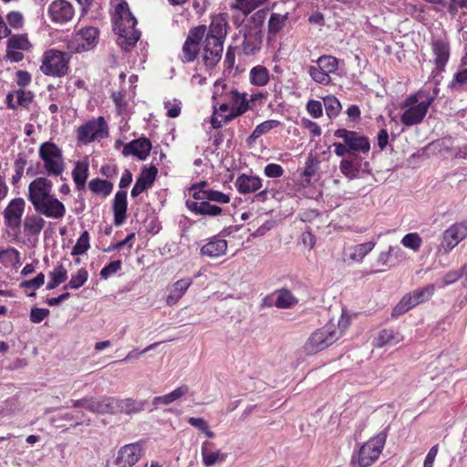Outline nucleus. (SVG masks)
Returning a JSON list of instances; mask_svg holds the SVG:
<instances>
[{
  "instance_id": "obj_1",
  "label": "nucleus",
  "mask_w": 467,
  "mask_h": 467,
  "mask_svg": "<svg viewBox=\"0 0 467 467\" xmlns=\"http://www.w3.org/2000/svg\"><path fill=\"white\" fill-rule=\"evenodd\" d=\"M52 192L53 183L47 177H37L29 183L26 197L36 213L25 217L23 227L26 235L40 234L46 225V221L41 215L54 220H61L65 217L66 206Z\"/></svg>"
},
{
  "instance_id": "obj_2",
  "label": "nucleus",
  "mask_w": 467,
  "mask_h": 467,
  "mask_svg": "<svg viewBox=\"0 0 467 467\" xmlns=\"http://www.w3.org/2000/svg\"><path fill=\"white\" fill-rule=\"evenodd\" d=\"M439 88H435L431 91L429 89H420L410 94L400 104L402 114L400 121L405 126L410 127L420 124L427 115L431 105L438 96Z\"/></svg>"
},
{
  "instance_id": "obj_3",
  "label": "nucleus",
  "mask_w": 467,
  "mask_h": 467,
  "mask_svg": "<svg viewBox=\"0 0 467 467\" xmlns=\"http://www.w3.org/2000/svg\"><path fill=\"white\" fill-rule=\"evenodd\" d=\"M112 20L114 32L118 35V44L121 48L128 49L135 46L140 37V32L135 28L137 20L125 1L116 5Z\"/></svg>"
},
{
  "instance_id": "obj_4",
  "label": "nucleus",
  "mask_w": 467,
  "mask_h": 467,
  "mask_svg": "<svg viewBox=\"0 0 467 467\" xmlns=\"http://www.w3.org/2000/svg\"><path fill=\"white\" fill-rule=\"evenodd\" d=\"M348 326V319L342 317L338 320L337 325L329 322L322 328L316 330L310 335L304 345L305 353L306 355H315L327 348L342 337Z\"/></svg>"
},
{
  "instance_id": "obj_5",
  "label": "nucleus",
  "mask_w": 467,
  "mask_h": 467,
  "mask_svg": "<svg viewBox=\"0 0 467 467\" xmlns=\"http://www.w3.org/2000/svg\"><path fill=\"white\" fill-rule=\"evenodd\" d=\"M38 155L43 161L47 175L61 176L65 171L66 164L62 150L52 141H45L39 146Z\"/></svg>"
},
{
  "instance_id": "obj_6",
  "label": "nucleus",
  "mask_w": 467,
  "mask_h": 467,
  "mask_svg": "<svg viewBox=\"0 0 467 467\" xmlns=\"http://www.w3.org/2000/svg\"><path fill=\"white\" fill-rule=\"evenodd\" d=\"M387 434L379 432L371 437L358 450V453L353 455V462L358 467H369L377 462L382 452Z\"/></svg>"
},
{
  "instance_id": "obj_7",
  "label": "nucleus",
  "mask_w": 467,
  "mask_h": 467,
  "mask_svg": "<svg viewBox=\"0 0 467 467\" xmlns=\"http://www.w3.org/2000/svg\"><path fill=\"white\" fill-rule=\"evenodd\" d=\"M109 136V126L103 117L91 119L76 130L78 145H87L93 141L101 140Z\"/></svg>"
},
{
  "instance_id": "obj_8",
  "label": "nucleus",
  "mask_w": 467,
  "mask_h": 467,
  "mask_svg": "<svg viewBox=\"0 0 467 467\" xmlns=\"http://www.w3.org/2000/svg\"><path fill=\"white\" fill-rule=\"evenodd\" d=\"M68 61L67 54L57 49H48L43 54L40 70L47 76L63 77L67 73Z\"/></svg>"
},
{
  "instance_id": "obj_9",
  "label": "nucleus",
  "mask_w": 467,
  "mask_h": 467,
  "mask_svg": "<svg viewBox=\"0 0 467 467\" xmlns=\"http://www.w3.org/2000/svg\"><path fill=\"white\" fill-rule=\"evenodd\" d=\"M249 109V100L244 93L238 92L234 88L229 89L222 103L216 109L221 112H229L224 116V121L228 122L244 114Z\"/></svg>"
},
{
  "instance_id": "obj_10",
  "label": "nucleus",
  "mask_w": 467,
  "mask_h": 467,
  "mask_svg": "<svg viewBox=\"0 0 467 467\" xmlns=\"http://www.w3.org/2000/svg\"><path fill=\"white\" fill-rule=\"evenodd\" d=\"M99 41V30L88 26L78 31L67 43V49L72 53H80L94 48Z\"/></svg>"
},
{
  "instance_id": "obj_11",
  "label": "nucleus",
  "mask_w": 467,
  "mask_h": 467,
  "mask_svg": "<svg viewBox=\"0 0 467 467\" xmlns=\"http://www.w3.org/2000/svg\"><path fill=\"white\" fill-rule=\"evenodd\" d=\"M466 238L467 222L454 223L443 232L438 251L441 254H448Z\"/></svg>"
},
{
  "instance_id": "obj_12",
  "label": "nucleus",
  "mask_w": 467,
  "mask_h": 467,
  "mask_svg": "<svg viewBox=\"0 0 467 467\" xmlns=\"http://www.w3.org/2000/svg\"><path fill=\"white\" fill-rule=\"evenodd\" d=\"M144 451L142 441L125 444L118 450L114 464L117 467H133L141 459Z\"/></svg>"
},
{
  "instance_id": "obj_13",
  "label": "nucleus",
  "mask_w": 467,
  "mask_h": 467,
  "mask_svg": "<svg viewBox=\"0 0 467 467\" xmlns=\"http://www.w3.org/2000/svg\"><path fill=\"white\" fill-rule=\"evenodd\" d=\"M334 136L342 139L349 150V155L362 153L368 154L370 150V143L367 137L346 129H338Z\"/></svg>"
},
{
  "instance_id": "obj_14",
  "label": "nucleus",
  "mask_w": 467,
  "mask_h": 467,
  "mask_svg": "<svg viewBox=\"0 0 467 467\" xmlns=\"http://www.w3.org/2000/svg\"><path fill=\"white\" fill-rule=\"evenodd\" d=\"M206 33V26L202 25L190 29L182 46V60L184 63L192 62L199 51L200 42Z\"/></svg>"
},
{
  "instance_id": "obj_15",
  "label": "nucleus",
  "mask_w": 467,
  "mask_h": 467,
  "mask_svg": "<svg viewBox=\"0 0 467 467\" xmlns=\"http://www.w3.org/2000/svg\"><path fill=\"white\" fill-rule=\"evenodd\" d=\"M25 208L26 201L23 198L12 199L2 213L5 225L11 230L18 229L21 225Z\"/></svg>"
},
{
  "instance_id": "obj_16",
  "label": "nucleus",
  "mask_w": 467,
  "mask_h": 467,
  "mask_svg": "<svg viewBox=\"0 0 467 467\" xmlns=\"http://www.w3.org/2000/svg\"><path fill=\"white\" fill-rule=\"evenodd\" d=\"M50 19L57 24H65L72 20L75 8L67 0H54L47 10Z\"/></svg>"
},
{
  "instance_id": "obj_17",
  "label": "nucleus",
  "mask_w": 467,
  "mask_h": 467,
  "mask_svg": "<svg viewBox=\"0 0 467 467\" xmlns=\"http://www.w3.org/2000/svg\"><path fill=\"white\" fill-rule=\"evenodd\" d=\"M223 50V44L218 40L213 38H211V40L207 38L204 39L202 61L209 76H211V70L213 69L221 60Z\"/></svg>"
},
{
  "instance_id": "obj_18",
  "label": "nucleus",
  "mask_w": 467,
  "mask_h": 467,
  "mask_svg": "<svg viewBox=\"0 0 467 467\" xmlns=\"http://www.w3.org/2000/svg\"><path fill=\"white\" fill-rule=\"evenodd\" d=\"M202 462L205 467H212L225 462L227 454L217 448L213 441H204L201 446Z\"/></svg>"
},
{
  "instance_id": "obj_19",
  "label": "nucleus",
  "mask_w": 467,
  "mask_h": 467,
  "mask_svg": "<svg viewBox=\"0 0 467 467\" xmlns=\"http://www.w3.org/2000/svg\"><path fill=\"white\" fill-rule=\"evenodd\" d=\"M368 168V162L362 163V159L358 154H351L348 158L340 161L339 169L342 174L348 180H354L359 177L360 171H365Z\"/></svg>"
},
{
  "instance_id": "obj_20",
  "label": "nucleus",
  "mask_w": 467,
  "mask_h": 467,
  "mask_svg": "<svg viewBox=\"0 0 467 467\" xmlns=\"http://www.w3.org/2000/svg\"><path fill=\"white\" fill-rule=\"evenodd\" d=\"M406 259V253L399 245H389L387 251L379 254L377 263L388 269L398 266Z\"/></svg>"
},
{
  "instance_id": "obj_21",
  "label": "nucleus",
  "mask_w": 467,
  "mask_h": 467,
  "mask_svg": "<svg viewBox=\"0 0 467 467\" xmlns=\"http://www.w3.org/2000/svg\"><path fill=\"white\" fill-rule=\"evenodd\" d=\"M157 173L158 170L155 166L144 167L131 190V196L137 197L150 188L156 179Z\"/></svg>"
},
{
  "instance_id": "obj_22",
  "label": "nucleus",
  "mask_w": 467,
  "mask_h": 467,
  "mask_svg": "<svg viewBox=\"0 0 467 467\" xmlns=\"http://www.w3.org/2000/svg\"><path fill=\"white\" fill-rule=\"evenodd\" d=\"M151 148L152 145L149 139L140 138L127 143L123 147L122 153L125 156L133 155L140 160H145L149 156Z\"/></svg>"
},
{
  "instance_id": "obj_23",
  "label": "nucleus",
  "mask_w": 467,
  "mask_h": 467,
  "mask_svg": "<svg viewBox=\"0 0 467 467\" xmlns=\"http://www.w3.org/2000/svg\"><path fill=\"white\" fill-rule=\"evenodd\" d=\"M227 15L226 14H218L212 18V22L209 26V30L207 32L206 37L208 40L211 38L218 40L222 44H223V39L227 35Z\"/></svg>"
},
{
  "instance_id": "obj_24",
  "label": "nucleus",
  "mask_w": 467,
  "mask_h": 467,
  "mask_svg": "<svg viewBox=\"0 0 467 467\" xmlns=\"http://www.w3.org/2000/svg\"><path fill=\"white\" fill-rule=\"evenodd\" d=\"M186 206L192 213L200 215L217 216L222 213L220 206L211 204L208 200H188Z\"/></svg>"
},
{
  "instance_id": "obj_25",
  "label": "nucleus",
  "mask_w": 467,
  "mask_h": 467,
  "mask_svg": "<svg viewBox=\"0 0 467 467\" xmlns=\"http://www.w3.org/2000/svg\"><path fill=\"white\" fill-rule=\"evenodd\" d=\"M115 414L125 413L127 415L136 414L145 410L146 400H136L131 398H115Z\"/></svg>"
},
{
  "instance_id": "obj_26",
  "label": "nucleus",
  "mask_w": 467,
  "mask_h": 467,
  "mask_svg": "<svg viewBox=\"0 0 467 467\" xmlns=\"http://www.w3.org/2000/svg\"><path fill=\"white\" fill-rule=\"evenodd\" d=\"M227 242L224 239L213 237L201 247L200 254L210 258H218L226 254Z\"/></svg>"
},
{
  "instance_id": "obj_27",
  "label": "nucleus",
  "mask_w": 467,
  "mask_h": 467,
  "mask_svg": "<svg viewBox=\"0 0 467 467\" xmlns=\"http://www.w3.org/2000/svg\"><path fill=\"white\" fill-rule=\"evenodd\" d=\"M376 242L368 241L348 247L345 254L350 263H361L363 259L375 248Z\"/></svg>"
},
{
  "instance_id": "obj_28",
  "label": "nucleus",
  "mask_w": 467,
  "mask_h": 467,
  "mask_svg": "<svg viewBox=\"0 0 467 467\" xmlns=\"http://www.w3.org/2000/svg\"><path fill=\"white\" fill-rule=\"evenodd\" d=\"M234 185L240 193L248 194L261 189L263 183L258 176L241 174L237 177Z\"/></svg>"
},
{
  "instance_id": "obj_29",
  "label": "nucleus",
  "mask_w": 467,
  "mask_h": 467,
  "mask_svg": "<svg viewBox=\"0 0 467 467\" xmlns=\"http://www.w3.org/2000/svg\"><path fill=\"white\" fill-rule=\"evenodd\" d=\"M431 47L435 57V64L439 69H442L450 57L449 42L445 38H436L433 39Z\"/></svg>"
},
{
  "instance_id": "obj_30",
  "label": "nucleus",
  "mask_w": 467,
  "mask_h": 467,
  "mask_svg": "<svg viewBox=\"0 0 467 467\" xmlns=\"http://www.w3.org/2000/svg\"><path fill=\"white\" fill-rule=\"evenodd\" d=\"M192 280L189 277L182 278L174 282L169 287V295L166 298V303L169 306L175 305L186 293L188 288L192 285Z\"/></svg>"
},
{
  "instance_id": "obj_31",
  "label": "nucleus",
  "mask_w": 467,
  "mask_h": 467,
  "mask_svg": "<svg viewBox=\"0 0 467 467\" xmlns=\"http://www.w3.org/2000/svg\"><path fill=\"white\" fill-rule=\"evenodd\" d=\"M127 192L119 191L113 200L114 224L119 226L124 223L127 213Z\"/></svg>"
},
{
  "instance_id": "obj_32",
  "label": "nucleus",
  "mask_w": 467,
  "mask_h": 467,
  "mask_svg": "<svg viewBox=\"0 0 467 467\" xmlns=\"http://www.w3.org/2000/svg\"><path fill=\"white\" fill-rule=\"evenodd\" d=\"M403 338V336L399 331L392 328H386L379 332L373 344L376 348H383L386 346L393 347L400 343Z\"/></svg>"
},
{
  "instance_id": "obj_33",
  "label": "nucleus",
  "mask_w": 467,
  "mask_h": 467,
  "mask_svg": "<svg viewBox=\"0 0 467 467\" xmlns=\"http://www.w3.org/2000/svg\"><path fill=\"white\" fill-rule=\"evenodd\" d=\"M115 398L105 397L102 399H90L88 410L98 414H115Z\"/></svg>"
},
{
  "instance_id": "obj_34",
  "label": "nucleus",
  "mask_w": 467,
  "mask_h": 467,
  "mask_svg": "<svg viewBox=\"0 0 467 467\" xmlns=\"http://www.w3.org/2000/svg\"><path fill=\"white\" fill-rule=\"evenodd\" d=\"M189 390L190 389L187 385H181L168 394L155 397L152 403L154 406L169 405L186 396L189 393Z\"/></svg>"
},
{
  "instance_id": "obj_35",
  "label": "nucleus",
  "mask_w": 467,
  "mask_h": 467,
  "mask_svg": "<svg viewBox=\"0 0 467 467\" xmlns=\"http://www.w3.org/2000/svg\"><path fill=\"white\" fill-rule=\"evenodd\" d=\"M88 168L89 164L86 160L78 161L76 162L72 171V178L78 190H81L85 187L87 179L88 177Z\"/></svg>"
},
{
  "instance_id": "obj_36",
  "label": "nucleus",
  "mask_w": 467,
  "mask_h": 467,
  "mask_svg": "<svg viewBox=\"0 0 467 467\" xmlns=\"http://www.w3.org/2000/svg\"><path fill=\"white\" fill-rule=\"evenodd\" d=\"M250 83L257 87H265L270 80L269 70L262 65H257L250 69Z\"/></svg>"
},
{
  "instance_id": "obj_37",
  "label": "nucleus",
  "mask_w": 467,
  "mask_h": 467,
  "mask_svg": "<svg viewBox=\"0 0 467 467\" xmlns=\"http://www.w3.org/2000/svg\"><path fill=\"white\" fill-rule=\"evenodd\" d=\"M274 296L275 306L277 308H291L298 303L297 298L285 288L275 291Z\"/></svg>"
},
{
  "instance_id": "obj_38",
  "label": "nucleus",
  "mask_w": 467,
  "mask_h": 467,
  "mask_svg": "<svg viewBox=\"0 0 467 467\" xmlns=\"http://www.w3.org/2000/svg\"><path fill=\"white\" fill-rule=\"evenodd\" d=\"M194 200H208L209 202H213L219 204H226L230 202L231 198L229 194L223 193L219 191L209 189L205 192H194L193 193Z\"/></svg>"
},
{
  "instance_id": "obj_39",
  "label": "nucleus",
  "mask_w": 467,
  "mask_h": 467,
  "mask_svg": "<svg viewBox=\"0 0 467 467\" xmlns=\"http://www.w3.org/2000/svg\"><path fill=\"white\" fill-rule=\"evenodd\" d=\"M262 37L260 32L254 35H245L242 44V49L246 56H252L261 49Z\"/></svg>"
},
{
  "instance_id": "obj_40",
  "label": "nucleus",
  "mask_w": 467,
  "mask_h": 467,
  "mask_svg": "<svg viewBox=\"0 0 467 467\" xmlns=\"http://www.w3.org/2000/svg\"><path fill=\"white\" fill-rule=\"evenodd\" d=\"M88 188L93 193L107 197L111 193L113 184L109 181L96 178L88 182Z\"/></svg>"
},
{
  "instance_id": "obj_41",
  "label": "nucleus",
  "mask_w": 467,
  "mask_h": 467,
  "mask_svg": "<svg viewBox=\"0 0 467 467\" xmlns=\"http://www.w3.org/2000/svg\"><path fill=\"white\" fill-rule=\"evenodd\" d=\"M281 126V122L276 119L265 120L255 127L248 140L254 141L261 136L268 133L270 130Z\"/></svg>"
},
{
  "instance_id": "obj_42",
  "label": "nucleus",
  "mask_w": 467,
  "mask_h": 467,
  "mask_svg": "<svg viewBox=\"0 0 467 467\" xmlns=\"http://www.w3.org/2000/svg\"><path fill=\"white\" fill-rule=\"evenodd\" d=\"M234 87L228 86L223 80H217L213 86V108L216 109L219 105L222 103L223 99L228 93L229 89H232Z\"/></svg>"
},
{
  "instance_id": "obj_43",
  "label": "nucleus",
  "mask_w": 467,
  "mask_h": 467,
  "mask_svg": "<svg viewBox=\"0 0 467 467\" xmlns=\"http://www.w3.org/2000/svg\"><path fill=\"white\" fill-rule=\"evenodd\" d=\"M416 306V302L412 297L411 293L406 294L393 308L392 317L403 315Z\"/></svg>"
},
{
  "instance_id": "obj_44",
  "label": "nucleus",
  "mask_w": 467,
  "mask_h": 467,
  "mask_svg": "<svg viewBox=\"0 0 467 467\" xmlns=\"http://www.w3.org/2000/svg\"><path fill=\"white\" fill-rule=\"evenodd\" d=\"M317 66L327 74L335 73L338 67V60L333 56H321L317 60Z\"/></svg>"
},
{
  "instance_id": "obj_45",
  "label": "nucleus",
  "mask_w": 467,
  "mask_h": 467,
  "mask_svg": "<svg viewBox=\"0 0 467 467\" xmlns=\"http://www.w3.org/2000/svg\"><path fill=\"white\" fill-rule=\"evenodd\" d=\"M7 47L22 51L30 50L32 45L26 35H14L7 40Z\"/></svg>"
},
{
  "instance_id": "obj_46",
  "label": "nucleus",
  "mask_w": 467,
  "mask_h": 467,
  "mask_svg": "<svg viewBox=\"0 0 467 467\" xmlns=\"http://www.w3.org/2000/svg\"><path fill=\"white\" fill-rule=\"evenodd\" d=\"M288 19V13L285 15H280L274 13L271 15L270 19L268 21V30L272 35H276L281 29L284 27L285 23Z\"/></svg>"
},
{
  "instance_id": "obj_47",
  "label": "nucleus",
  "mask_w": 467,
  "mask_h": 467,
  "mask_svg": "<svg viewBox=\"0 0 467 467\" xmlns=\"http://www.w3.org/2000/svg\"><path fill=\"white\" fill-rule=\"evenodd\" d=\"M88 273L85 268L78 269L71 275V278L65 288L78 289L88 281Z\"/></svg>"
},
{
  "instance_id": "obj_48",
  "label": "nucleus",
  "mask_w": 467,
  "mask_h": 467,
  "mask_svg": "<svg viewBox=\"0 0 467 467\" xmlns=\"http://www.w3.org/2000/svg\"><path fill=\"white\" fill-rule=\"evenodd\" d=\"M267 0H235L232 7L242 11L244 14H249Z\"/></svg>"
},
{
  "instance_id": "obj_49",
  "label": "nucleus",
  "mask_w": 467,
  "mask_h": 467,
  "mask_svg": "<svg viewBox=\"0 0 467 467\" xmlns=\"http://www.w3.org/2000/svg\"><path fill=\"white\" fill-rule=\"evenodd\" d=\"M400 244L413 252H418L422 244V239L418 233H410L403 236Z\"/></svg>"
},
{
  "instance_id": "obj_50",
  "label": "nucleus",
  "mask_w": 467,
  "mask_h": 467,
  "mask_svg": "<svg viewBox=\"0 0 467 467\" xmlns=\"http://www.w3.org/2000/svg\"><path fill=\"white\" fill-rule=\"evenodd\" d=\"M434 290V285H428L424 287L414 290L411 295L416 302V305L418 306L428 301L432 296Z\"/></svg>"
},
{
  "instance_id": "obj_51",
  "label": "nucleus",
  "mask_w": 467,
  "mask_h": 467,
  "mask_svg": "<svg viewBox=\"0 0 467 467\" xmlns=\"http://www.w3.org/2000/svg\"><path fill=\"white\" fill-rule=\"evenodd\" d=\"M324 107L330 119L337 117L341 110V104L334 96H327L324 99Z\"/></svg>"
},
{
  "instance_id": "obj_52",
  "label": "nucleus",
  "mask_w": 467,
  "mask_h": 467,
  "mask_svg": "<svg viewBox=\"0 0 467 467\" xmlns=\"http://www.w3.org/2000/svg\"><path fill=\"white\" fill-rule=\"evenodd\" d=\"M307 73L318 84L328 85L331 82L330 75L319 69L317 66H308Z\"/></svg>"
},
{
  "instance_id": "obj_53",
  "label": "nucleus",
  "mask_w": 467,
  "mask_h": 467,
  "mask_svg": "<svg viewBox=\"0 0 467 467\" xmlns=\"http://www.w3.org/2000/svg\"><path fill=\"white\" fill-rule=\"evenodd\" d=\"M90 247L89 234L84 231L78 237L76 244L72 248L73 255H79L85 254Z\"/></svg>"
},
{
  "instance_id": "obj_54",
  "label": "nucleus",
  "mask_w": 467,
  "mask_h": 467,
  "mask_svg": "<svg viewBox=\"0 0 467 467\" xmlns=\"http://www.w3.org/2000/svg\"><path fill=\"white\" fill-rule=\"evenodd\" d=\"M26 159L23 155H18L14 162L15 174L12 176L11 182L12 184H16L19 182L24 174V170L26 165Z\"/></svg>"
},
{
  "instance_id": "obj_55",
  "label": "nucleus",
  "mask_w": 467,
  "mask_h": 467,
  "mask_svg": "<svg viewBox=\"0 0 467 467\" xmlns=\"http://www.w3.org/2000/svg\"><path fill=\"white\" fill-rule=\"evenodd\" d=\"M189 424L199 429L206 437L213 438L214 432L211 431L207 421L202 418L190 417L188 419Z\"/></svg>"
},
{
  "instance_id": "obj_56",
  "label": "nucleus",
  "mask_w": 467,
  "mask_h": 467,
  "mask_svg": "<svg viewBox=\"0 0 467 467\" xmlns=\"http://www.w3.org/2000/svg\"><path fill=\"white\" fill-rule=\"evenodd\" d=\"M45 283V275L43 273H39L35 278L31 280L24 281L20 284V286L24 289H32L33 291L38 289ZM28 296H35V293L32 292L28 294Z\"/></svg>"
},
{
  "instance_id": "obj_57",
  "label": "nucleus",
  "mask_w": 467,
  "mask_h": 467,
  "mask_svg": "<svg viewBox=\"0 0 467 467\" xmlns=\"http://www.w3.org/2000/svg\"><path fill=\"white\" fill-rule=\"evenodd\" d=\"M441 5L447 8L451 15H456L459 10H467V0H444Z\"/></svg>"
},
{
  "instance_id": "obj_58",
  "label": "nucleus",
  "mask_w": 467,
  "mask_h": 467,
  "mask_svg": "<svg viewBox=\"0 0 467 467\" xmlns=\"http://www.w3.org/2000/svg\"><path fill=\"white\" fill-rule=\"evenodd\" d=\"M121 268V261L116 260L110 262L105 267H103L100 271V276L103 279H108L112 275L116 274Z\"/></svg>"
},
{
  "instance_id": "obj_59",
  "label": "nucleus",
  "mask_w": 467,
  "mask_h": 467,
  "mask_svg": "<svg viewBox=\"0 0 467 467\" xmlns=\"http://www.w3.org/2000/svg\"><path fill=\"white\" fill-rule=\"evenodd\" d=\"M462 276V273L457 270L450 271L446 273L442 278L438 281V285L440 287H445L449 285L454 284L460 277Z\"/></svg>"
},
{
  "instance_id": "obj_60",
  "label": "nucleus",
  "mask_w": 467,
  "mask_h": 467,
  "mask_svg": "<svg viewBox=\"0 0 467 467\" xmlns=\"http://www.w3.org/2000/svg\"><path fill=\"white\" fill-rule=\"evenodd\" d=\"M49 277L62 284L67 279V271L62 264H59L49 273Z\"/></svg>"
},
{
  "instance_id": "obj_61",
  "label": "nucleus",
  "mask_w": 467,
  "mask_h": 467,
  "mask_svg": "<svg viewBox=\"0 0 467 467\" xmlns=\"http://www.w3.org/2000/svg\"><path fill=\"white\" fill-rule=\"evenodd\" d=\"M306 110L309 113V115L314 119H318L323 114L322 104L318 100H309L306 104Z\"/></svg>"
},
{
  "instance_id": "obj_62",
  "label": "nucleus",
  "mask_w": 467,
  "mask_h": 467,
  "mask_svg": "<svg viewBox=\"0 0 467 467\" xmlns=\"http://www.w3.org/2000/svg\"><path fill=\"white\" fill-rule=\"evenodd\" d=\"M49 313V310L47 308L33 307L30 311V321L38 324L47 317Z\"/></svg>"
},
{
  "instance_id": "obj_63",
  "label": "nucleus",
  "mask_w": 467,
  "mask_h": 467,
  "mask_svg": "<svg viewBox=\"0 0 467 467\" xmlns=\"http://www.w3.org/2000/svg\"><path fill=\"white\" fill-rule=\"evenodd\" d=\"M264 173L269 178H280L284 174V169L276 163H269L265 167Z\"/></svg>"
},
{
  "instance_id": "obj_64",
  "label": "nucleus",
  "mask_w": 467,
  "mask_h": 467,
  "mask_svg": "<svg viewBox=\"0 0 467 467\" xmlns=\"http://www.w3.org/2000/svg\"><path fill=\"white\" fill-rule=\"evenodd\" d=\"M6 19H7L9 26L13 28L18 29L23 26L24 17H23L22 14L19 12H16V11L10 12L6 16Z\"/></svg>"
}]
</instances>
